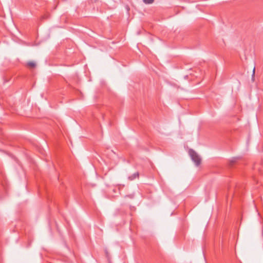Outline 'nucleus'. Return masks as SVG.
Wrapping results in <instances>:
<instances>
[{
	"label": "nucleus",
	"instance_id": "f257e3e1",
	"mask_svg": "<svg viewBox=\"0 0 263 263\" xmlns=\"http://www.w3.org/2000/svg\"><path fill=\"white\" fill-rule=\"evenodd\" d=\"M189 154L196 166H199L201 163V159L198 154L192 149L189 151Z\"/></svg>",
	"mask_w": 263,
	"mask_h": 263
},
{
	"label": "nucleus",
	"instance_id": "f03ea898",
	"mask_svg": "<svg viewBox=\"0 0 263 263\" xmlns=\"http://www.w3.org/2000/svg\"><path fill=\"white\" fill-rule=\"evenodd\" d=\"M138 177H139V173L136 172V173H134L133 175H132L131 176H129L128 179L129 180L132 181V180H133Z\"/></svg>",
	"mask_w": 263,
	"mask_h": 263
},
{
	"label": "nucleus",
	"instance_id": "7ed1b4c3",
	"mask_svg": "<svg viewBox=\"0 0 263 263\" xmlns=\"http://www.w3.org/2000/svg\"><path fill=\"white\" fill-rule=\"evenodd\" d=\"M35 65V63L33 62H29L27 63V66L31 68L34 67Z\"/></svg>",
	"mask_w": 263,
	"mask_h": 263
},
{
	"label": "nucleus",
	"instance_id": "20e7f679",
	"mask_svg": "<svg viewBox=\"0 0 263 263\" xmlns=\"http://www.w3.org/2000/svg\"><path fill=\"white\" fill-rule=\"evenodd\" d=\"M143 1L146 4H151L154 2V0H143Z\"/></svg>",
	"mask_w": 263,
	"mask_h": 263
},
{
	"label": "nucleus",
	"instance_id": "39448f33",
	"mask_svg": "<svg viewBox=\"0 0 263 263\" xmlns=\"http://www.w3.org/2000/svg\"><path fill=\"white\" fill-rule=\"evenodd\" d=\"M255 70V67H254V68H253V73L252 74V80L253 81H254Z\"/></svg>",
	"mask_w": 263,
	"mask_h": 263
},
{
	"label": "nucleus",
	"instance_id": "423d86ee",
	"mask_svg": "<svg viewBox=\"0 0 263 263\" xmlns=\"http://www.w3.org/2000/svg\"><path fill=\"white\" fill-rule=\"evenodd\" d=\"M237 158H233L231 160V163L232 164L233 163H234L235 162H236V160H237Z\"/></svg>",
	"mask_w": 263,
	"mask_h": 263
},
{
	"label": "nucleus",
	"instance_id": "0eeeda50",
	"mask_svg": "<svg viewBox=\"0 0 263 263\" xmlns=\"http://www.w3.org/2000/svg\"><path fill=\"white\" fill-rule=\"evenodd\" d=\"M128 197H129L130 198H133V196L132 195H129V196H128Z\"/></svg>",
	"mask_w": 263,
	"mask_h": 263
}]
</instances>
